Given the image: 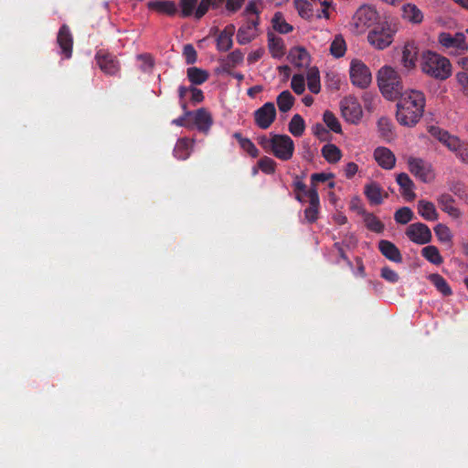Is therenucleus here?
I'll return each instance as SVG.
<instances>
[{
    "mask_svg": "<svg viewBox=\"0 0 468 468\" xmlns=\"http://www.w3.org/2000/svg\"><path fill=\"white\" fill-rule=\"evenodd\" d=\"M398 99L396 113L398 122L403 126H415L424 113L425 94L420 90L408 89L402 91Z\"/></svg>",
    "mask_w": 468,
    "mask_h": 468,
    "instance_id": "1",
    "label": "nucleus"
},
{
    "mask_svg": "<svg viewBox=\"0 0 468 468\" xmlns=\"http://www.w3.org/2000/svg\"><path fill=\"white\" fill-rule=\"evenodd\" d=\"M229 12L234 10V0H180L177 5L182 17H194L197 20L201 19L209 9L219 10L223 9Z\"/></svg>",
    "mask_w": 468,
    "mask_h": 468,
    "instance_id": "2",
    "label": "nucleus"
},
{
    "mask_svg": "<svg viewBox=\"0 0 468 468\" xmlns=\"http://www.w3.org/2000/svg\"><path fill=\"white\" fill-rule=\"evenodd\" d=\"M260 146L267 153L274 155L282 161H289L294 154V143L286 134L270 133L257 138Z\"/></svg>",
    "mask_w": 468,
    "mask_h": 468,
    "instance_id": "3",
    "label": "nucleus"
},
{
    "mask_svg": "<svg viewBox=\"0 0 468 468\" xmlns=\"http://www.w3.org/2000/svg\"><path fill=\"white\" fill-rule=\"evenodd\" d=\"M377 80L381 93L389 101L397 100L403 91L401 77L391 66L381 67L378 72Z\"/></svg>",
    "mask_w": 468,
    "mask_h": 468,
    "instance_id": "4",
    "label": "nucleus"
},
{
    "mask_svg": "<svg viewBox=\"0 0 468 468\" xmlns=\"http://www.w3.org/2000/svg\"><path fill=\"white\" fill-rule=\"evenodd\" d=\"M420 67L423 73L441 80L448 79L452 71L450 60L432 51L422 55Z\"/></svg>",
    "mask_w": 468,
    "mask_h": 468,
    "instance_id": "5",
    "label": "nucleus"
},
{
    "mask_svg": "<svg viewBox=\"0 0 468 468\" xmlns=\"http://www.w3.org/2000/svg\"><path fill=\"white\" fill-rule=\"evenodd\" d=\"M430 133L451 152L454 153L455 156L463 164L468 165V143L462 141L459 137L450 134L447 131L441 130L439 127H431Z\"/></svg>",
    "mask_w": 468,
    "mask_h": 468,
    "instance_id": "6",
    "label": "nucleus"
},
{
    "mask_svg": "<svg viewBox=\"0 0 468 468\" xmlns=\"http://www.w3.org/2000/svg\"><path fill=\"white\" fill-rule=\"evenodd\" d=\"M332 0H294L295 8L299 16L304 19L330 18L329 8Z\"/></svg>",
    "mask_w": 468,
    "mask_h": 468,
    "instance_id": "7",
    "label": "nucleus"
},
{
    "mask_svg": "<svg viewBox=\"0 0 468 468\" xmlns=\"http://www.w3.org/2000/svg\"><path fill=\"white\" fill-rule=\"evenodd\" d=\"M438 43L445 49L449 50L450 55L460 56L468 52V43L465 33L441 32L438 35Z\"/></svg>",
    "mask_w": 468,
    "mask_h": 468,
    "instance_id": "8",
    "label": "nucleus"
},
{
    "mask_svg": "<svg viewBox=\"0 0 468 468\" xmlns=\"http://www.w3.org/2000/svg\"><path fill=\"white\" fill-rule=\"evenodd\" d=\"M378 12L372 5H363L354 14L350 22L351 30L355 34L364 33L378 19Z\"/></svg>",
    "mask_w": 468,
    "mask_h": 468,
    "instance_id": "9",
    "label": "nucleus"
},
{
    "mask_svg": "<svg viewBox=\"0 0 468 468\" xmlns=\"http://www.w3.org/2000/svg\"><path fill=\"white\" fill-rule=\"evenodd\" d=\"M395 32L388 24H381L368 33L367 40L375 48L384 49L392 43Z\"/></svg>",
    "mask_w": 468,
    "mask_h": 468,
    "instance_id": "10",
    "label": "nucleus"
},
{
    "mask_svg": "<svg viewBox=\"0 0 468 468\" xmlns=\"http://www.w3.org/2000/svg\"><path fill=\"white\" fill-rule=\"evenodd\" d=\"M349 76L352 84L360 89L367 88L372 81V75L368 67L358 58L351 60Z\"/></svg>",
    "mask_w": 468,
    "mask_h": 468,
    "instance_id": "11",
    "label": "nucleus"
},
{
    "mask_svg": "<svg viewBox=\"0 0 468 468\" xmlns=\"http://www.w3.org/2000/svg\"><path fill=\"white\" fill-rule=\"evenodd\" d=\"M340 110L343 118L351 123H357L363 115L362 107L354 97L344 98L340 102Z\"/></svg>",
    "mask_w": 468,
    "mask_h": 468,
    "instance_id": "12",
    "label": "nucleus"
},
{
    "mask_svg": "<svg viewBox=\"0 0 468 468\" xmlns=\"http://www.w3.org/2000/svg\"><path fill=\"white\" fill-rule=\"evenodd\" d=\"M186 116H190L192 129L196 128L197 131L204 133H207L213 124L212 115L205 108H200L197 111H190L189 112H186Z\"/></svg>",
    "mask_w": 468,
    "mask_h": 468,
    "instance_id": "13",
    "label": "nucleus"
},
{
    "mask_svg": "<svg viewBox=\"0 0 468 468\" xmlns=\"http://www.w3.org/2000/svg\"><path fill=\"white\" fill-rule=\"evenodd\" d=\"M408 165L410 172L422 182H430L433 178L431 165L424 160L416 157L408 158Z\"/></svg>",
    "mask_w": 468,
    "mask_h": 468,
    "instance_id": "14",
    "label": "nucleus"
},
{
    "mask_svg": "<svg viewBox=\"0 0 468 468\" xmlns=\"http://www.w3.org/2000/svg\"><path fill=\"white\" fill-rule=\"evenodd\" d=\"M406 235L412 242L420 245L427 244L432 239L429 227L420 222L410 224L407 228Z\"/></svg>",
    "mask_w": 468,
    "mask_h": 468,
    "instance_id": "15",
    "label": "nucleus"
},
{
    "mask_svg": "<svg viewBox=\"0 0 468 468\" xmlns=\"http://www.w3.org/2000/svg\"><path fill=\"white\" fill-rule=\"evenodd\" d=\"M254 115L256 124L261 129H267L275 120V106L272 102H266L255 112Z\"/></svg>",
    "mask_w": 468,
    "mask_h": 468,
    "instance_id": "16",
    "label": "nucleus"
},
{
    "mask_svg": "<svg viewBox=\"0 0 468 468\" xmlns=\"http://www.w3.org/2000/svg\"><path fill=\"white\" fill-rule=\"evenodd\" d=\"M440 208L453 219H459L463 216L461 209L455 206V200L450 194L444 193L437 197Z\"/></svg>",
    "mask_w": 468,
    "mask_h": 468,
    "instance_id": "17",
    "label": "nucleus"
},
{
    "mask_svg": "<svg viewBox=\"0 0 468 468\" xmlns=\"http://www.w3.org/2000/svg\"><path fill=\"white\" fill-rule=\"evenodd\" d=\"M306 197H308L309 207L304 210V217L308 222L313 223L318 218L319 214L320 202L316 187H311L306 192Z\"/></svg>",
    "mask_w": 468,
    "mask_h": 468,
    "instance_id": "18",
    "label": "nucleus"
},
{
    "mask_svg": "<svg viewBox=\"0 0 468 468\" xmlns=\"http://www.w3.org/2000/svg\"><path fill=\"white\" fill-rule=\"evenodd\" d=\"M262 9V1L261 0H250L243 10L241 11L239 16L242 21H247L250 23H259V15Z\"/></svg>",
    "mask_w": 468,
    "mask_h": 468,
    "instance_id": "19",
    "label": "nucleus"
},
{
    "mask_svg": "<svg viewBox=\"0 0 468 468\" xmlns=\"http://www.w3.org/2000/svg\"><path fill=\"white\" fill-rule=\"evenodd\" d=\"M57 42L65 58H69L72 54L73 39L67 26L63 25L58 34Z\"/></svg>",
    "mask_w": 468,
    "mask_h": 468,
    "instance_id": "20",
    "label": "nucleus"
},
{
    "mask_svg": "<svg viewBox=\"0 0 468 468\" xmlns=\"http://www.w3.org/2000/svg\"><path fill=\"white\" fill-rule=\"evenodd\" d=\"M100 69L106 74L115 75L120 70V64L115 57L110 54L98 53L96 56Z\"/></svg>",
    "mask_w": 468,
    "mask_h": 468,
    "instance_id": "21",
    "label": "nucleus"
},
{
    "mask_svg": "<svg viewBox=\"0 0 468 468\" xmlns=\"http://www.w3.org/2000/svg\"><path fill=\"white\" fill-rule=\"evenodd\" d=\"M374 159L383 169L390 170L395 166L396 157L387 147H378L374 151Z\"/></svg>",
    "mask_w": 468,
    "mask_h": 468,
    "instance_id": "22",
    "label": "nucleus"
},
{
    "mask_svg": "<svg viewBox=\"0 0 468 468\" xmlns=\"http://www.w3.org/2000/svg\"><path fill=\"white\" fill-rule=\"evenodd\" d=\"M288 58L290 62L298 69H305L310 65V55L307 50L302 47H294L290 52Z\"/></svg>",
    "mask_w": 468,
    "mask_h": 468,
    "instance_id": "23",
    "label": "nucleus"
},
{
    "mask_svg": "<svg viewBox=\"0 0 468 468\" xmlns=\"http://www.w3.org/2000/svg\"><path fill=\"white\" fill-rule=\"evenodd\" d=\"M364 194L371 205H379L388 197L383 188L377 182H370L364 187Z\"/></svg>",
    "mask_w": 468,
    "mask_h": 468,
    "instance_id": "24",
    "label": "nucleus"
},
{
    "mask_svg": "<svg viewBox=\"0 0 468 468\" xmlns=\"http://www.w3.org/2000/svg\"><path fill=\"white\" fill-rule=\"evenodd\" d=\"M258 24L242 21L239 27L237 38L239 44H247L254 39L258 35Z\"/></svg>",
    "mask_w": 468,
    "mask_h": 468,
    "instance_id": "25",
    "label": "nucleus"
},
{
    "mask_svg": "<svg viewBox=\"0 0 468 468\" xmlns=\"http://www.w3.org/2000/svg\"><path fill=\"white\" fill-rule=\"evenodd\" d=\"M234 26L229 25L221 30L216 39L217 48L219 51H229L233 45Z\"/></svg>",
    "mask_w": 468,
    "mask_h": 468,
    "instance_id": "26",
    "label": "nucleus"
},
{
    "mask_svg": "<svg viewBox=\"0 0 468 468\" xmlns=\"http://www.w3.org/2000/svg\"><path fill=\"white\" fill-rule=\"evenodd\" d=\"M396 181L400 187V193L408 201L416 197L414 192V183L406 173H400L397 176Z\"/></svg>",
    "mask_w": 468,
    "mask_h": 468,
    "instance_id": "27",
    "label": "nucleus"
},
{
    "mask_svg": "<svg viewBox=\"0 0 468 468\" xmlns=\"http://www.w3.org/2000/svg\"><path fill=\"white\" fill-rule=\"evenodd\" d=\"M418 58V48L413 43H408L403 47L401 63L403 67L410 70L415 68Z\"/></svg>",
    "mask_w": 468,
    "mask_h": 468,
    "instance_id": "28",
    "label": "nucleus"
},
{
    "mask_svg": "<svg viewBox=\"0 0 468 468\" xmlns=\"http://www.w3.org/2000/svg\"><path fill=\"white\" fill-rule=\"evenodd\" d=\"M378 249L389 261L397 263L402 261V256L399 250L392 242L385 239L380 240L378 243Z\"/></svg>",
    "mask_w": 468,
    "mask_h": 468,
    "instance_id": "29",
    "label": "nucleus"
},
{
    "mask_svg": "<svg viewBox=\"0 0 468 468\" xmlns=\"http://www.w3.org/2000/svg\"><path fill=\"white\" fill-rule=\"evenodd\" d=\"M149 9L159 14L173 16L177 12V5L174 1H150L147 4Z\"/></svg>",
    "mask_w": 468,
    "mask_h": 468,
    "instance_id": "30",
    "label": "nucleus"
},
{
    "mask_svg": "<svg viewBox=\"0 0 468 468\" xmlns=\"http://www.w3.org/2000/svg\"><path fill=\"white\" fill-rule=\"evenodd\" d=\"M418 213L428 221H435L439 218V213L432 202L421 199L417 205Z\"/></svg>",
    "mask_w": 468,
    "mask_h": 468,
    "instance_id": "31",
    "label": "nucleus"
},
{
    "mask_svg": "<svg viewBox=\"0 0 468 468\" xmlns=\"http://www.w3.org/2000/svg\"><path fill=\"white\" fill-rule=\"evenodd\" d=\"M402 16L412 24H420L423 21V13L413 4H406L402 7Z\"/></svg>",
    "mask_w": 468,
    "mask_h": 468,
    "instance_id": "32",
    "label": "nucleus"
},
{
    "mask_svg": "<svg viewBox=\"0 0 468 468\" xmlns=\"http://www.w3.org/2000/svg\"><path fill=\"white\" fill-rule=\"evenodd\" d=\"M194 140L187 138L178 139L174 148V154L177 159L186 160L191 154Z\"/></svg>",
    "mask_w": 468,
    "mask_h": 468,
    "instance_id": "33",
    "label": "nucleus"
},
{
    "mask_svg": "<svg viewBox=\"0 0 468 468\" xmlns=\"http://www.w3.org/2000/svg\"><path fill=\"white\" fill-rule=\"evenodd\" d=\"M186 75L189 81L193 85H201L209 78V73L207 70L197 67L188 68L186 70Z\"/></svg>",
    "mask_w": 468,
    "mask_h": 468,
    "instance_id": "34",
    "label": "nucleus"
},
{
    "mask_svg": "<svg viewBox=\"0 0 468 468\" xmlns=\"http://www.w3.org/2000/svg\"><path fill=\"white\" fill-rule=\"evenodd\" d=\"M322 155L330 164H336L342 157V152L335 144H327L322 148Z\"/></svg>",
    "mask_w": 468,
    "mask_h": 468,
    "instance_id": "35",
    "label": "nucleus"
},
{
    "mask_svg": "<svg viewBox=\"0 0 468 468\" xmlns=\"http://www.w3.org/2000/svg\"><path fill=\"white\" fill-rule=\"evenodd\" d=\"M421 255L431 263L441 265L443 262V258L440 253L438 248L434 245H429L421 250Z\"/></svg>",
    "mask_w": 468,
    "mask_h": 468,
    "instance_id": "36",
    "label": "nucleus"
},
{
    "mask_svg": "<svg viewBox=\"0 0 468 468\" xmlns=\"http://www.w3.org/2000/svg\"><path fill=\"white\" fill-rule=\"evenodd\" d=\"M433 230L440 242L445 244L452 243L453 234L447 225L439 223L434 227Z\"/></svg>",
    "mask_w": 468,
    "mask_h": 468,
    "instance_id": "37",
    "label": "nucleus"
},
{
    "mask_svg": "<svg viewBox=\"0 0 468 468\" xmlns=\"http://www.w3.org/2000/svg\"><path fill=\"white\" fill-rule=\"evenodd\" d=\"M346 51V44L341 35H336L330 45V53L333 57L342 58Z\"/></svg>",
    "mask_w": 468,
    "mask_h": 468,
    "instance_id": "38",
    "label": "nucleus"
},
{
    "mask_svg": "<svg viewBox=\"0 0 468 468\" xmlns=\"http://www.w3.org/2000/svg\"><path fill=\"white\" fill-rule=\"evenodd\" d=\"M429 280L433 283L436 289L441 292L444 296H449L452 291L446 282V280L438 273H433L429 276Z\"/></svg>",
    "mask_w": 468,
    "mask_h": 468,
    "instance_id": "39",
    "label": "nucleus"
},
{
    "mask_svg": "<svg viewBox=\"0 0 468 468\" xmlns=\"http://www.w3.org/2000/svg\"><path fill=\"white\" fill-rule=\"evenodd\" d=\"M305 130V123L303 117L299 114H295L292 116L289 122V132L296 137H300L303 135Z\"/></svg>",
    "mask_w": 468,
    "mask_h": 468,
    "instance_id": "40",
    "label": "nucleus"
},
{
    "mask_svg": "<svg viewBox=\"0 0 468 468\" xmlns=\"http://www.w3.org/2000/svg\"><path fill=\"white\" fill-rule=\"evenodd\" d=\"M294 102V98L289 90H284L277 97V105L281 112H287L291 110Z\"/></svg>",
    "mask_w": 468,
    "mask_h": 468,
    "instance_id": "41",
    "label": "nucleus"
},
{
    "mask_svg": "<svg viewBox=\"0 0 468 468\" xmlns=\"http://www.w3.org/2000/svg\"><path fill=\"white\" fill-rule=\"evenodd\" d=\"M271 22L273 28L282 34H287L292 30V27L285 21L280 12L274 14Z\"/></svg>",
    "mask_w": 468,
    "mask_h": 468,
    "instance_id": "42",
    "label": "nucleus"
},
{
    "mask_svg": "<svg viewBox=\"0 0 468 468\" xmlns=\"http://www.w3.org/2000/svg\"><path fill=\"white\" fill-rule=\"evenodd\" d=\"M234 69V54L229 53L225 58L219 59V65L217 68L218 74L231 75Z\"/></svg>",
    "mask_w": 468,
    "mask_h": 468,
    "instance_id": "43",
    "label": "nucleus"
},
{
    "mask_svg": "<svg viewBox=\"0 0 468 468\" xmlns=\"http://www.w3.org/2000/svg\"><path fill=\"white\" fill-rule=\"evenodd\" d=\"M323 121L326 124V126L333 131L335 133H342V127L338 121V119L335 117V115L330 112L325 111L323 114Z\"/></svg>",
    "mask_w": 468,
    "mask_h": 468,
    "instance_id": "44",
    "label": "nucleus"
},
{
    "mask_svg": "<svg viewBox=\"0 0 468 468\" xmlns=\"http://www.w3.org/2000/svg\"><path fill=\"white\" fill-rule=\"evenodd\" d=\"M308 89L313 93H318L321 90L320 75L316 69H311L307 73Z\"/></svg>",
    "mask_w": 468,
    "mask_h": 468,
    "instance_id": "45",
    "label": "nucleus"
},
{
    "mask_svg": "<svg viewBox=\"0 0 468 468\" xmlns=\"http://www.w3.org/2000/svg\"><path fill=\"white\" fill-rule=\"evenodd\" d=\"M236 139H238L240 148L250 156L255 158L259 155V150L250 139L243 138L237 133Z\"/></svg>",
    "mask_w": 468,
    "mask_h": 468,
    "instance_id": "46",
    "label": "nucleus"
},
{
    "mask_svg": "<svg viewBox=\"0 0 468 468\" xmlns=\"http://www.w3.org/2000/svg\"><path fill=\"white\" fill-rule=\"evenodd\" d=\"M395 220L399 224H407L413 218V212L408 207L398 209L394 215Z\"/></svg>",
    "mask_w": 468,
    "mask_h": 468,
    "instance_id": "47",
    "label": "nucleus"
},
{
    "mask_svg": "<svg viewBox=\"0 0 468 468\" xmlns=\"http://www.w3.org/2000/svg\"><path fill=\"white\" fill-rule=\"evenodd\" d=\"M364 221L367 229L374 232L380 233L384 229V225L372 214H367L364 218Z\"/></svg>",
    "mask_w": 468,
    "mask_h": 468,
    "instance_id": "48",
    "label": "nucleus"
},
{
    "mask_svg": "<svg viewBox=\"0 0 468 468\" xmlns=\"http://www.w3.org/2000/svg\"><path fill=\"white\" fill-rule=\"evenodd\" d=\"M269 49L274 58H281L284 54V46L281 38L269 39Z\"/></svg>",
    "mask_w": 468,
    "mask_h": 468,
    "instance_id": "49",
    "label": "nucleus"
},
{
    "mask_svg": "<svg viewBox=\"0 0 468 468\" xmlns=\"http://www.w3.org/2000/svg\"><path fill=\"white\" fill-rule=\"evenodd\" d=\"M258 167L265 174L271 175L275 172L276 162L271 157L264 156L258 162Z\"/></svg>",
    "mask_w": 468,
    "mask_h": 468,
    "instance_id": "50",
    "label": "nucleus"
},
{
    "mask_svg": "<svg viewBox=\"0 0 468 468\" xmlns=\"http://www.w3.org/2000/svg\"><path fill=\"white\" fill-rule=\"evenodd\" d=\"M141 70L147 72L154 68V58L150 54H141L136 57Z\"/></svg>",
    "mask_w": 468,
    "mask_h": 468,
    "instance_id": "51",
    "label": "nucleus"
},
{
    "mask_svg": "<svg viewBox=\"0 0 468 468\" xmlns=\"http://www.w3.org/2000/svg\"><path fill=\"white\" fill-rule=\"evenodd\" d=\"M181 108L184 111L183 115L177 119L173 120L172 123L177 126H185L186 128L192 129V125L190 123V116H186V112H189L190 111L187 110L186 101H181Z\"/></svg>",
    "mask_w": 468,
    "mask_h": 468,
    "instance_id": "52",
    "label": "nucleus"
},
{
    "mask_svg": "<svg viewBox=\"0 0 468 468\" xmlns=\"http://www.w3.org/2000/svg\"><path fill=\"white\" fill-rule=\"evenodd\" d=\"M378 127L380 132V133L384 137H389L392 134V123L390 120L387 117H381L379 118L378 122Z\"/></svg>",
    "mask_w": 468,
    "mask_h": 468,
    "instance_id": "53",
    "label": "nucleus"
},
{
    "mask_svg": "<svg viewBox=\"0 0 468 468\" xmlns=\"http://www.w3.org/2000/svg\"><path fill=\"white\" fill-rule=\"evenodd\" d=\"M291 87L297 94H302L305 90V80L303 75H293L291 80Z\"/></svg>",
    "mask_w": 468,
    "mask_h": 468,
    "instance_id": "54",
    "label": "nucleus"
},
{
    "mask_svg": "<svg viewBox=\"0 0 468 468\" xmlns=\"http://www.w3.org/2000/svg\"><path fill=\"white\" fill-rule=\"evenodd\" d=\"M183 55L186 58V64H194L197 61V51L191 44H187L184 47Z\"/></svg>",
    "mask_w": 468,
    "mask_h": 468,
    "instance_id": "55",
    "label": "nucleus"
},
{
    "mask_svg": "<svg viewBox=\"0 0 468 468\" xmlns=\"http://www.w3.org/2000/svg\"><path fill=\"white\" fill-rule=\"evenodd\" d=\"M462 92L468 96V72H458L455 76Z\"/></svg>",
    "mask_w": 468,
    "mask_h": 468,
    "instance_id": "56",
    "label": "nucleus"
},
{
    "mask_svg": "<svg viewBox=\"0 0 468 468\" xmlns=\"http://www.w3.org/2000/svg\"><path fill=\"white\" fill-rule=\"evenodd\" d=\"M381 277L389 282H397L399 281L398 273L388 267L381 269Z\"/></svg>",
    "mask_w": 468,
    "mask_h": 468,
    "instance_id": "57",
    "label": "nucleus"
},
{
    "mask_svg": "<svg viewBox=\"0 0 468 468\" xmlns=\"http://www.w3.org/2000/svg\"><path fill=\"white\" fill-rule=\"evenodd\" d=\"M190 100L193 104L200 103L204 101V94L200 89L189 87Z\"/></svg>",
    "mask_w": 468,
    "mask_h": 468,
    "instance_id": "58",
    "label": "nucleus"
},
{
    "mask_svg": "<svg viewBox=\"0 0 468 468\" xmlns=\"http://www.w3.org/2000/svg\"><path fill=\"white\" fill-rule=\"evenodd\" d=\"M333 177L332 174H325V173H316L313 174L311 176V181L313 184L312 187H315V184L318 182H324L328 180L329 178Z\"/></svg>",
    "mask_w": 468,
    "mask_h": 468,
    "instance_id": "59",
    "label": "nucleus"
},
{
    "mask_svg": "<svg viewBox=\"0 0 468 468\" xmlns=\"http://www.w3.org/2000/svg\"><path fill=\"white\" fill-rule=\"evenodd\" d=\"M358 171V166L354 162H349L346 165L344 172L346 178H352Z\"/></svg>",
    "mask_w": 468,
    "mask_h": 468,
    "instance_id": "60",
    "label": "nucleus"
},
{
    "mask_svg": "<svg viewBox=\"0 0 468 468\" xmlns=\"http://www.w3.org/2000/svg\"><path fill=\"white\" fill-rule=\"evenodd\" d=\"M262 55H263V50L262 49H257V50L251 52L250 54H249L248 60H249L250 63H254L257 60H259L261 58Z\"/></svg>",
    "mask_w": 468,
    "mask_h": 468,
    "instance_id": "61",
    "label": "nucleus"
},
{
    "mask_svg": "<svg viewBox=\"0 0 468 468\" xmlns=\"http://www.w3.org/2000/svg\"><path fill=\"white\" fill-rule=\"evenodd\" d=\"M356 264H357V269L356 271H354L355 275L356 276H360V277H365L366 273H365V267H364V264L361 261L360 258H356Z\"/></svg>",
    "mask_w": 468,
    "mask_h": 468,
    "instance_id": "62",
    "label": "nucleus"
},
{
    "mask_svg": "<svg viewBox=\"0 0 468 468\" xmlns=\"http://www.w3.org/2000/svg\"><path fill=\"white\" fill-rule=\"evenodd\" d=\"M454 195L457 196L460 199L468 203V189L462 188V193H458L457 190H454Z\"/></svg>",
    "mask_w": 468,
    "mask_h": 468,
    "instance_id": "63",
    "label": "nucleus"
},
{
    "mask_svg": "<svg viewBox=\"0 0 468 468\" xmlns=\"http://www.w3.org/2000/svg\"><path fill=\"white\" fill-rule=\"evenodd\" d=\"M458 65L463 68V72H468V57H463L458 60Z\"/></svg>",
    "mask_w": 468,
    "mask_h": 468,
    "instance_id": "64",
    "label": "nucleus"
}]
</instances>
